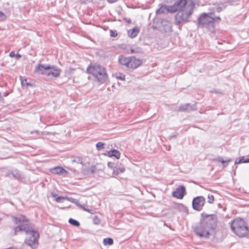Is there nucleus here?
Instances as JSON below:
<instances>
[{
  "label": "nucleus",
  "mask_w": 249,
  "mask_h": 249,
  "mask_svg": "<svg viewBox=\"0 0 249 249\" xmlns=\"http://www.w3.org/2000/svg\"><path fill=\"white\" fill-rule=\"evenodd\" d=\"M217 226V216L215 214H201L200 222L194 227L196 234L200 238H208Z\"/></svg>",
  "instance_id": "obj_1"
},
{
  "label": "nucleus",
  "mask_w": 249,
  "mask_h": 249,
  "mask_svg": "<svg viewBox=\"0 0 249 249\" xmlns=\"http://www.w3.org/2000/svg\"><path fill=\"white\" fill-rule=\"evenodd\" d=\"M195 3L192 0H180L171 9V13L177 12L175 16L176 24L179 25L188 21L193 14Z\"/></svg>",
  "instance_id": "obj_2"
},
{
  "label": "nucleus",
  "mask_w": 249,
  "mask_h": 249,
  "mask_svg": "<svg viewBox=\"0 0 249 249\" xmlns=\"http://www.w3.org/2000/svg\"><path fill=\"white\" fill-rule=\"evenodd\" d=\"M24 231L27 234L29 235L30 237L25 239V244L32 248L33 245L37 242L39 234L37 231L34 230L27 224H21L16 227L14 228V235L17 234L18 231Z\"/></svg>",
  "instance_id": "obj_3"
},
{
  "label": "nucleus",
  "mask_w": 249,
  "mask_h": 249,
  "mask_svg": "<svg viewBox=\"0 0 249 249\" xmlns=\"http://www.w3.org/2000/svg\"><path fill=\"white\" fill-rule=\"evenodd\" d=\"M232 231L239 237H244L248 234L249 228L247 224L241 218H237L231 223Z\"/></svg>",
  "instance_id": "obj_4"
},
{
  "label": "nucleus",
  "mask_w": 249,
  "mask_h": 249,
  "mask_svg": "<svg viewBox=\"0 0 249 249\" xmlns=\"http://www.w3.org/2000/svg\"><path fill=\"white\" fill-rule=\"evenodd\" d=\"M87 71L91 73L100 83H104L107 80V74L105 68L100 65L95 64L89 66L87 68Z\"/></svg>",
  "instance_id": "obj_5"
},
{
  "label": "nucleus",
  "mask_w": 249,
  "mask_h": 249,
  "mask_svg": "<svg viewBox=\"0 0 249 249\" xmlns=\"http://www.w3.org/2000/svg\"><path fill=\"white\" fill-rule=\"evenodd\" d=\"M212 14L209 13H202L198 19L197 25L200 27L206 28L210 32L213 33L214 29V19L211 16Z\"/></svg>",
  "instance_id": "obj_6"
},
{
  "label": "nucleus",
  "mask_w": 249,
  "mask_h": 249,
  "mask_svg": "<svg viewBox=\"0 0 249 249\" xmlns=\"http://www.w3.org/2000/svg\"><path fill=\"white\" fill-rule=\"evenodd\" d=\"M205 203V198L202 196L195 197L192 201L193 208L197 211H200Z\"/></svg>",
  "instance_id": "obj_7"
},
{
  "label": "nucleus",
  "mask_w": 249,
  "mask_h": 249,
  "mask_svg": "<svg viewBox=\"0 0 249 249\" xmlns=\"http://www.w3.org/2000/svg\"><path fill=\"white\" fill-rule=\"evenodd\" d=\"M51 68V65L45 64H38L35 69L34 72L38 74L45 75L46 76L47 71Z\"/></svg>",
  "instance_id": "obj_8"
},
{
  "label": "nucleus",
  "mask_w": 249,
  "mask_h": 249,
  "mask_svg": "<svg viewBox=\"0 0 249 249\" xmlns=\"http://www.w3.org/2000/svg\"><path fill=\"white\" fill-rule=\"evenodd\" d=\"M185 194V187L184 186H180L175 191L173 192L172 196L176 198L182 199Z\"/></svg>",
  "instance_id": "obj_9"
},
{
  "label": "nucleus",
  "mask_w": 249,
  "mask_h": 249,
  "mask_svg": "<svg viewBox=\"0 0 249 249\" xmlns=\"http://www.w3.org/2000/svg\"><path fill=\"white\" fill-rule=\"evenodd\" d=\"M60 70L55 66H51L50 69L47 71L46 76L48 77H57L60 74Z\"/></svg>",
  "instance_id": "obj_10"
},
{
  "label": "nucleus",
  "mask_w": 249,
  "mask_h": 249,
  "mask_svg": "<svg viewBox=\"0 0 249 249\" xmlns=\"http://www.w3.org/2000/svg\"><path fill=\"white\" fill-rule=\"evenodd\" d=\"M129 69H136L140 66L142 63V62L140 59H137L135 57H129Z\"/></svg>",
  "instance_id": "obj_11"
},
{
  "label": "nucleus",
  "mask_w": 249,
  "mask_h": 249,
  "mask_svg": "<svg viewBox=\"0 0 249 249\" xmlns=\"http://www.w3.org/2000/svg\"><path fill=\"white\" fill-rule=\"evenodd\" d=\"M51 171L55 175H63L68 173V171L61 166L54 167L51 169Z\"/></svg>",
  "instance_id": "obj_12"
},
{
  "label": "nucleus",
  "mask_w": 249,
  "mask_h": 249,
  "mask_svg": "<svg viewBox=\"0 0 249 249\" xmlns=\"http://www.w3.org/2000/svg\"><path fill=\"white\" fill-rule=\"evenodd\" d=\"M12 178L18 180H22L24 178L23 174L18 169H13L11 170Z\"/></svg>",
  "instance_id": "obj_13"
},
{
  "label": "nucleus",
  "mask_w": 249,
  "mask_h": 249,
  "mask_svg": "<svg viewBox=\"0 0 249 249\" xmlns=\"http://www.w3.org/2000/svg\"><path fill=\"white\" fill-rule=\"evenodd\" d=\"M140 31V29L139 27L136 26L131 29L127 31L128 36L131 38H133L136 37Z\"/></svg>",
  "instance_id": "obj_14"
},
{
  "label": "nucleus",
  "mask_w": 249,
  "mask_h": 249,
  "mask_svg": "<svg viewBox=\"0 0 249 249\" xmlns=\"http://www.w3.org/2000/svg\"><path fill=\"white\" fill-rule=\"evenodd\" d=\"M174 6H168L162 5L159 9L156 10L157 14H160L164 13H168V12L171 13V9Z\"/></svg>",
  "instance_id": "obj_15"
},
{
  "label": "nucleus",
  "mask_w": 249,
  "mask_h": 249,
  "mask_svg": "<svg viewBox=\"0 0 249 249\" xmlns=\"http://www.w3.org/2000/svg\"><path fill=\"white\" fill-rule=\"evenodd\" d=\"M105 155L109 157H115L117 159H119L120 158V152L116 150V149H112L110 151H107L105 154Z\"/></svg>",
  "instance_id": "obj_16"
},
{
  "label": "nucleus",
  "mask_w": 249,
  "mask_h": 249,
  "mask_svg": "<svg viewBox=\"0 0 249 249\" xmlns=\"http://www.w3.org/2000/svg\"><path fill=\"white\" fill-rule=\"evenodd\" d=\"M161 26L163 27V30L165 32H170L172 31V24L167 20H163L161 21Z\"/></svg>",
  "instance_id": "obj_17"
},
{
  "label": "nucleus",
  "mask_w": 249,
  "mask_h": 249,
  "mask_svg": "<svg viewBox=\"0 0 249 249\" xmlns=\"http://www.w3.org/2000/svg\"><path fill=\"white\" fill-rule=\"evenodd\" d=\"M96 168L95 166H91L88 168H86L83 170V173L84 175L87 176L92 175L96 171Z\"/></svg>",
  "instance_id": "obj_18"
},
{
  "label": "nucleus",
  "mask_w": 249,
  "mask_h": 249,
  "mask_svg": "<svg viewBox=\"0 0 249 249\" xmlns=\"http://www.w3.org/2000/svg\"><path fill=\"white\" fill-rule=\"evenodd\" d=\"M129 57H126L123 55L119 56V62L120 64L129 68Z\"/></svg>",
  "instance_id": "obj_19"
},
{
  "label": "nucleus",
  "mask_w": 249,
  "mask_h": 249,
  "mask_svg": "<svg viewBox=\"0 0 249 249\" xmlns=\"http://www.w3.org/2000/svg\"><path fill=\"white\" fill-rule=\"evenodd\" d=\"M195 109L194 106H191L189 104L181 105L179 108L180 111H190Z\"/></svg>",
  "instance_id": "obj_20"
},
{
  "label": "nucleus",
  "mask_w": 249,
  "mask_h": 249,
  "mask_svg": "<svg viewBox=\"0 0 249 249\" xmlns=\"http://www.w3.org/2000/svg\"><path fill=\"white\" fill-rule=\"evenodd\" d=\"M108 166L113 169V174L114 175H118L119 174L118 171V166L115 165V163L111 162H108L107 163Z\"/></svg>",
  "instance_id": "obj_21"
},
{
  "label": "nucleus",
  "mask_w": 249,
  "mask_h": 249,
  "mask_svg": "<svg viewBox=\"0 0 249 249\" xmlns=\"http://www.w3.org/2000/svg\"><path fill=\"white\" fill-rule=\"evenodd\" d=\"M130 53H142V49L138 46H134L131 48L130 49Z\"/></svg>",
  "instance_id": "obj_22"
},
{
  "label": "nucleus",
  "mask_w": 249,
  "mask_h": 249,
  "mask_svg": "<svg viewBox=\"0 0 249 249\" xmlns=\"http://www.w3.org/2000/svg\"><path fill=\"white\" fill-rule=\"evenodd\" d=\"M25 217L24 216H21V217H16L13 216V220L14 223L15 224H18L19 223H21L25 221L24 219Z\"/></svg>",
  "instance_id": "obj_23"
},
{
  "label": "nucleus",
  "mask_w": 249,
  "mask_h": 249,
  "mask_svg": "<svg viewBox=\"0 0 249 249\" xmlns=\"http://www.w3.org/2000/svg\"><path fill=\"white\" fill-rule=\"evenodd\" d=\"M225 8V7H221V6H215L213 7L212 9L211 10L210 12L211 14H213L214 13L215 11L217 12H220L222 11Z\"/></svg>",
  "instance_id": "obj_24"
},
{
  "label": "nucleus",
  "mask_w": 249,
  "mask_h": 249,
  "mask_svg": "<svg viewBox=\"0 0 249 249\" xmlns=\"http://www.w3.org/2000/svg\"><path fill=\"white\" fill-rule=\"evenodd\" d=\"M216 160L218 162L223 163L224 167H226L228 165V163L231 161V159L225 160L222 158L219 157L216 159Z\"/></svg>",
  "instance_id": "obj_25"
},
{
  "label": "nucleus",
  "mask_w": 249,
  "mask_h": 249,
  "mask_svg": "<svg viewBox=\"0 0 249 249\" xmlns=\"http://www.w3.org/2000/svg\"><path fill=\"white\" fill-rule=\"evenodd\" d=\"M104 245H112L113 244V240L111 238H106L103 240Z\"/></svg>",
  "instance_id": "obj_26"
},
{
  "label": "nucleus",
  "mask_w": 249,
  "mask_h": 249,
  "mask_svg": "<svg viewBox=\"0 0 249 249\" xmlns=\"http://www.w3.org/2000/svg\"><path fill=\"white\" fill-rule=\"evenodd\" d=\"M162 142H165L164 143H163L162 144V145H161V150H167L169 151L170 150L171 146L169 144L167 143V141H162Z\"/></svg>",
  "instance_id": "obj_27"
},
{
  "label": "nucleus",
  "mask_w": 249,
  "mask_h": 249,
  "mask_svg": "<svg viewBox=\"0 0 249 249\" xmlns=\"http://www.w3.org/2000/svg\"><path fill=\"white\" fill-rule=\"evenodd\" d=\"M69 222L70 224L75 227H79L80 226L79 222L72 218L69 219Z\"/></svg>",
  "instance_id": "obj_28"
},
{
  "label": "nucleus",
  "mask_w": 249,
  "mask_h": 249,
  "mask_svg": "<svg viewBox=\"0 0 249 249\" xmlns=\"http://www.w3.org/2000/svg\"><path fill=\"white\" fill-rule=\"evenodd\" d=\"M21 83L22 86L26 85L32 86V84L28 81L27 79H23L22 77H20Z\"/></svg>",
  "instance_id": "obj_29"
},
{
  "label": "nucleus",
  "mask_w": 249,
  "mask_h": 249,
  "mask_svg": "<svg viewBox=\"0 0 249 249\" xmlns=\"http://www.w3.org/2000/svg\"><path fill=\"white\" fill-rule=\"evenodd\" d=\"M72 161L73 162H76L78 163H82L83 159L80 157H74L72 159Z\"/></svg>",
  "instance_id": "obj_30"
},
{
  "label": "nucleus",
  "mask_w": 249,
  "mask_h": 249,
  "mask_svg": "<svg viewBox=\"0 0 249 249\" xmlns=\"http://www.w3.org/2000/svg\"><path fill=\"white\" fill-rule=\"evenodd\" d=\"M92 221H93V223L95 225H99L101 223V219L97 215H95L93 217Z\"/></svg>",
  "instance_id": "obj_31"
},
{
  "label": "nucleus",
  "mask_w": 249,
  "mask_h": 249,
  "mask_svg": "<svg viewBox=\"0 0 249 249\" xmlns=\"http://www.w3.org/2000/svg\"><path fill=\"white\" fill-rule=\"evenodd\" d=\"M244 159L245 158H244V156H242V157H240V158H239L238 159H236L235 160V162H234L235 164L244 163V160H245Z\"/></svg>",
  "instance_id": "obj_32"
},
{
  "label": "nucleus",
  "mask_w": 249,
  "mask_h": 249,
  "mask_svg": "<svg viewBox=\"0 0 249 249\" xmlns=\"http://www.w3.org/2000/svg\"><path fill=\"white\" fill-rule=\"evenodd\" d=\"M104 143L101 142H98L96 144V148L98 150H101L104 148Z\"/></svg>",
  "instance_id": "obj_33"
},
{
  "label": "nucleus",
  "mask_w": 249,
  "mask_h": 249,
  "mask_svg": "<svg viewBox=\"0 0 249 249\" xmlns=\"http://www.w3.org/2000/svg\"><path fill=\"white\" fill-rule=\"evenodd\" d=\"M180 0H166V2L168 4H173L172 6H175L177 2Z\"/></svg>",
  "instance_id": "obj_34"
},
{
  "label": "nucleus",
  "mask_w": 249,
  "mask_h": 249,
  "mask_svg": "<svg viewBox=\"0 0 249 249\" xmlns=\"http://www.w3.org/2000/svg\"><path fill=\"white\" fill-rule=\"evenodd\" d=\"M6 16L4 13L0 11V21H3L6 19Z\"/></svg>",
  "instance_id": "obj_35"
},
{
  "label": "nucleus",
  "mask_w": 249,
  "mask_h": 249,
  "mask_svg": "<svg viewBox=\"0 0 249 249\" xmlns=\"http://www.w3.org/2000/svg\"><path fill=\"white\" fill-rule=\"evenodd\" d=\"M116 78L121 80L124 81L125 79V75L122 73H119L116 74Z\"/></svg>",
  "instance_id": "obj_36"
},
{
  "label": "nucleus",
  "mask_w": 249,
  "mask_h": 249,
  "mask_svg": "<svg viewBox=\"0 0 249 249\" xmlns=\"http://www.w3.org/2000/svg\"><path fill=\"white\" fill-rule=\"evenodd\" d=\"M55 200L57 202H62V200H65V196H59L56 197Z\"/></svg>",
  "instance_id": "obj_37"
},
{
  "label": "nucleus",
  "mask_w": 249,
  "mask_h": 249,
  "mask_svg": "<svg viewBox=\"0 0 249 249\" xmlns=\"http://www.w3.org/2000/svg\"><path fill=\"white\" fill-rule=\"evenodd\" d=\"M110 35L111 37H115L117 36L118 34L116 30H110Z\"/></svg>",
  "instance_id": "obj_38"
},
{
  "label": "nucleus",
  "mask_w": 249,
  "mask_h": 249,
  "mask_svg": "<svg viewBox=\"0 0 249 249\" xmlns=\"http://www.w3.org/2000/svg\"><path fill=\"white\" fill-rule=\"evenodd\" d=\"M65 200H67L73 203L77 202L76 199L70 197L65 196Z\"/></svg>",
  "instance_id": "obj_39"
},
{
  "label": "nucleus",
  "mask_w": 249,
  "mask_h": 249,
  "mask_svg": "<svg viewBox=\"0 0 249 249\" xmlns=\"http://www.w3.org/2000/svg\"><path fill=\"white\" fill-rule=\"evenodd\" d=\"M208 202L209 203H212L213 201H214V196L213 195H208Z\"/></svg>",
  "instance_id": "obj_40"
},
{
  "label": "nucleus",
  "mask_w": 249,
  "mask_h": 249,
  "mask_svg": "<svg viewBox=\"0 0 249 249\" xmlns=\"http://www.w3.org/2000/svg\"><path fill=\"white\" fill-rule=\"evenodd\" d=\"M82 208L85 211L93 213V210L92 209H89L88 208H86L85 205L83 206V208Z\"/></svg>",
  "instance_id": "obj_41"
},
{
  "label": "nucleus",
  "mask_w": 249,
  "mask_h": 249,
  "mask_svg": "<svg viewBox=\"0 0 249 249\" xmlns=\"http://www.w3.org/2000/svg\"><path fill=\"white\" fill-rule=\"evenodd\" d=\"M118 171L119 172V174L124 173L125 170V168L124 167H118Z\"/></svg>",
  "instance_id": "obj_42"
},
{
  "label": "nucleus",
  "mask_w": 249,
  "mask_h": 249,
  "mask_svg": "<svg viewBox=\"0 0 249 249\" xmlns=\"http://www.w3.org/2000/svg\"><path fill=\"white\" fill-rule=\"evenodd\" d=\"M5 177L8 178H12L11 170L6 173Z\"/></svg>",
  "instance_id": "obj_43"
},
{
  "label": "nucleus",
  "mask_w": 249,
  "mask_h": 249,
  "mask_svg": "<svg viewBox=\"0 0 249 249\" xmlns=\"http://www.w3.org/2000/svg\"><path fill=\"white\" fill-rule=\"evenodd\" d=\"M16 54L14 52H11L10 53L9 56L11 57H15Z\"/></svg>",
  "instance_id": "obj_44"
},
{
  "label": "nucleus",
  "mask_w": 249,
  "mask_h": 249,
  "mask_svg": "<svg viewBox=\"0 0 249 249\" xmlns=\"http://www.w3.org/2000/svg\"><path fill=\"white\" fill-rule=\"evenodd\" d=\"M76 203H74V204H75L77 206L81 207V208H83V205H81L79 202V201L78 200L76 199Z\"/></svg>",
  "instance_id": "obj_45"
},
{
  "label": "nucleus",
  "mask_w": 249,
  "mask_h": 249,
  "mask_svg": "<svg viewBox=\"0 0 249 249\" xmlns=\"http://www.w3.org/2000/svg\"><path fill=\"white\" fill-rule=\"evenodd\" d=\"M15 57L17 59H19L21 57V55L19 53L16 54Z\"/></svg>",
  "instance_id": "obj_46"
},
{
  "label": "nucleus",
  "mask_w": 249,
  "mask_h": 249,
  "mask_svg": "<svg viewBox=\"0 0 249 249\" xmlns=\"http://www.w3.org/2000/svg\"><path fill=\"white\" fill-rule=\"evenodd\" d=\"M118 0H107L108 2L109 3H113L117 1Z\"/></svg>",
  "instance_id": "obj_47"
},
{
  "label": "nucleus",
  "mask_w": 249,
  "mask_h": 249,
  "mask_svg": "<svg viewBox=\"0 0 249 249\" xmlns=\"http://www.w3.org/2000/svg\"><path fill=\"white\" fill-rule=\"evenodd\" d=\"M244 163H249V158H247L244 160Z\"/></svg>",
  "instance_id": "obj_48"
},
{
  "label": "nucleus",
  "mask_w": 249,
  "mask_h": 249,
  "mask_svg": "<svg viewBox=\"0 0 249 249\" xmlns=\"http://www.w3.org/2000/svg\"><path fill=\"white\" fill-rule=\"evenodd\" d=\"M214 21L216 20V19L220 20V18L219 17H216L215 18H214Z\"/></svg>",
  "instance_id": "obj_49"
},
{
  "label": "nucleus",
  "mask_w": 249,
  "mask_h": 249,
  "mask_svg": "<svg viewBox=\"0 0 249 249\" xmlns=\"http://www.w3.org/2000/svg\"><path fill=\"white\" fill-rule=\"evenodd\" d=\"M52 196L53 197H55L56 196V194L52 193Z\"/></svg>",
  "instance_id": "obj_50"
},
{
  "label": "nucleus",
  "mask_w": 249,
  "mask_h": 249,
  "mask_svg": "<svg viewBox=\"0 0 249 249\" xmlns=\"http://www.w3.org/2000/svg\"><path fill=\"white\" fill-rule=\"evenodd\" d=\"M127 22L128 23H130V22H131V20H130V19H128V20H127Z\"/></svg>",
  "instance_id": "obj_51"
},
{
  "label": "nucleus",
  "mask_w": 249,
  "mask_h": 249,
  "mask_svg": "<svg viewBox=\"0 0 249 249\" xmlns=\"http://www.w3.org/2000/svg\"><path fill=\"white\" fill-rule=\"evenodd\" d=\"M7 94L6 93H4V96H7Z\"/></svg>",
  "instance_id": "obj_52"
},
{
  "label": "nucleus",
  "mask_w": 249,
  "mask_h": 249,
  "mask_svg": "<svg viewBox=\"0 0 249 249\" xmlns=\"http://www.w3.org/2000/svg\"><path fill=\"white\" fill-rule=\"evenodd\" d=\"M248 156H249V155H248Z\"/></svg>",
  "instance_id": "obj_53"
}]
</instances>
